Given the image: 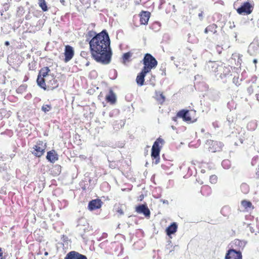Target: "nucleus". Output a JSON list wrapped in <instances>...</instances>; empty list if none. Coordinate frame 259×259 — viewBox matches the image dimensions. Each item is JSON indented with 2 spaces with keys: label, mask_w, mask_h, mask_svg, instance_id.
Segmentation results:
<instances>
[{
  "label": "nucleus",
  "mask_w": 259,
  "mask_h": 259,
  "mask_svg": "<svg viewBox=\"0 0 259 259\" xmlns=\"http://www.w3.org/2000/svg\"><path fill=\"white\" fill-rule=\"evenodd\" d=\"M93 33L90 31L89 34L91 36ZM95 33V35L89 42L92 58L98 63L108 65L110 63L112 56L109 34L106 30Z\"/></svg>",
  "instance_id": "nucleus-1"
},
{
  "label": "nucleus",
  "mask_w": 259,
  "mask_h": 259,
  "mask_svg": "<svg viewBox=\"0 0 259 259\" xmlns=\"http://www.w3.org/2000/svg\"><path fill=\"white\" fill-rule=\"evenodd\" d=\"M144 67L143 69L149 72L151 69L155 68L157 65V61L150 54L147 53L143 59Z\"/></svg>",
  "instance_id": "nucleus-2"
},
{
  "label": "nucleus",
  "mask_w": 259,
  "mask_h": 259,
  "mask_svg": "<svg viewBox=\"0 0 259 259\" xmlns=\"http://www.w3.org/2000/svg\"><path fill=\"white\" fill-rule=\"evenodd\" d=\"M50 71L51 70L48 67H43L39 70L36 81L38 85L41 88L46 87V79L49 78V76H52L49 74Z\"/></svg>",
  "instance_id": "nucleus-3"
},
{
  "label": "nucleus",
  "mask_w": 259,
  "mask_h": 259,
  "mask_svg": "<svg viewBox=\"0 0 259 259\" xmlns=\"http://www.w3.org/2000/svg\"><path fill=\"white\" fill-rule=\"evenodd\" d=\"M254 6V2L252 0H248L242 3L240 7L237 9V12L240 15H249L252 12Z\"/></svg>",
  "instance_id": "nucleus-4"
},
{
  "label": "nucleus",
  "mask_w": 259,
  "mask_h": 259,
  "mask_svg": "<svg viewBox=\"0 0 259 259\" xmlns=\"http://www.w3.org/2000/svg\"><path fill=\"white\" fill-rule=\"evenodd\" d=\"M76 231L81 237L83 239V236L85 232L89 231V224L87 219L83 217L78 219L77 221Z\"/></svg>",
  "instance_id": "nucleus-5"
},
{
  "label": "nucleus",
  "mask_w": 259,
  "mask_h": 259,
  "mask_svg": "<svg viewBox=\"0 0 259 259\" xmlns=\"http://www.w3.org/2000/svg\"><path fill=\"white\" fill-rule=\"evenodd\" d=\"M58 86V81L53 75H52V76H49V78L46 79V87L42 89L45 90L52 91L57 88Z\"/></svg>",
  "instance_id": "nucleus-6"
},
{
  "label": "nucleus",
  "mask_w": 259,
  "mask_h": 259,
  "mask_svg": "<svg viewBox=\"0 0 259 259\" xmlns=\"http://www.w3.org/2000/svg\"><path fill=\"white\" fill-rule=\"evenodd\" d=\"M206 144L209 146V151L212 152L221 151L224 146L223 143L221 142L211 140H207Z\"/></svg>",
  "instance_id": "nucleus-7"
},
{
  "label": "nucleus",
  "mask_w": 259,
  "mask_h": 259,
  "mask_svg": "<svg viewBox=\"0 0 259 259\" xmlns=\"http://www.w3.org/2000/svg\"><path fill=\"white\" fill-rule=\"evenodd\" d=\"M164 140L161 138H158L154 142L151 149V157L152 158H157L159 156L160 148L159 144H163Z\"/></svg>",
  "instance_id": "nucleus-8"
},
{
  "label": "nucleus",
  "mask_w": 259,
  "mask_h": 259,
  "mask_svg": "<svg viewBox=\"0 0 259 259\" xmlns=\"http://www.w3.org/2000/svg\"><path fill=\"white\" fill-rule=\"evenodd\" d=\"M231 75V70L229 66L226 67L223 65H220L219 71L215 74L216 76L219 75L220 79L223 80L224 82L226 81L227 77Z\"/></svg>",
  "instance_id": "nucleus-9"
},
{
  "label": "nucleus",
  "mask_w": 259,
  "mask_h": 259,
  "mask_svg": "<svg viewBox=\"0 0 259 259\" xmlns=\"http://www.w3.org/2000/svg\"><path fill=\"white\" fill-rule=\"evenodd\" d=\"M246 245V242L238 239H235L231 244V248L229 249H233L235 251H241L243 250Z\"/></svg>",
  "instance_id": "nucleus-10"
},
{
  "label": "nucleus",
  "mask_w": 259,
  "mask_h": 259,
  "mask_svg": "<svg viewBox=\"0 0 259 259\" xmlns=\"http://www.w3.org/2000/svg\"><path fill=\"white\" fill-rule=\"evenodd\" d=\"M177 116L182 118L184 121L186 122H191L193 123L196 121V119H192L189 111L186 109H183L179 111L177 113Z\"/></svg>",
  "instance_id": "nucleus-11"
},
{
  "label": "nucleus",
  "mask_w": 259,
  "mask_h": 259,
  "mask_svg": "<svg viewBox=\"0 0 259 259\" xmlns=\"http://www.w3.org/2000/svg\"><path fill=\"white\" fill-rule=\"evenodd\" d=\"M32 153L36 157H39L41 156L45 152V146H43V142L39 141L37 142L36 145L33 148Z\"/></svg>",
  "instance_id": "nucleus-12"
},
{
  "label": "nucleus",
  "mask_w": 259,
  "mask_h": 259,
  "mask_svg": "<svg viewBox=\"0 0 259 259\" xmlns=\"http://www.w3.org/2000/svg\"><path fill=\"white\" fill-rule=\"evenodd\" d=\"M225 259H242V252L228 249L226 253Z\"/></svg>",
  "instance_id": "nucleus-13"
},
{
  "label": "nucleus",
  "mask_w": 259,
  "mask_h": 259,
  "mask_svg": "<svg viewBox=\"0 0 259 259\" xmlns=\"http://www.w3.org/2000/svg\"><path fill=\"white\" fill-rule=\"evenodd\" d=\"M136 211L140 214H143L145 217H150V211L146 204H142L136 207Z\"/></svg>",
  "instance_id": "nucleus-14"
},
{
  "label": "nucleus",
  "mask_w": 259,
  "mask_h": 259,
  "mask_svg": "<svg viewBox=\"0 0 259 259\" xmlns=\"http://www.w3.org/2000/svg\"><path fill=\"white\" fill-rule=\"evenodd\" d=\"M74 54L73 48L67 45L65 46L64 50L65 59L64 61L68 62L72 59Z\"/></svg>",
  "instance_id": "nucleus-15"
},
{
  "label": "nucleus",
  "mask_w": 259,
  "mask_h": 259,
  "mask_svg": "<svg viewBox=\"0 0 259 259\" xmlns=\"http://www.w3.org/2000/svg\"><path fill=\"white\" fill-rule=\"evenodd\" d=\"M201 78L202 76L199 75H197L195 76V86L197 87L200 91H205L208 89V87L204 82H200L199 81Z\"/></svg>",
  "instance_id": "nucleus-16"
},
{
  "label": "nucleus",
  "mask_w": 259,
  "mask_h": 259,
  "mask_svg": "<svg viewBox=\"0 0 259 259\" xmlns=\"http://www.w3.org/2000/svg\"><path fill=\"white\" fill-rule=\"evenodd\" d=\"M64 259H88L87 257L83 254L75 251H71L69 252L65 257Z\"/></svg>",
  "instance_id": "nucleus-17"
},
{
  "label": "nucleus",
  "mask_w": 259,
  "mask_h": 259,
  "mask_svg": "<svg viewBox=\"0 0 259 259\" xmlns=\"http://www.w3.org/2000/svg\"><path fill=\"white\" fill-rule=\"evenodd\" d=\"M103 202L100 199H96L90 201L88 204V208L90 210H94L100 208Z\"/></svg>",
  "instance_id": "nucleus-18"
},
{
  "label": "nucleus",
  "mask_w": 259,
  "mask_h": 259,
  "mask_svg": "<svg viewBox=\"0 0 259 259\" xmlns=\"http://www.w3.org/2000/svg\"><path fill=\"white\" fill-rule=\"evenodd\" d=\"M148 73L149 72L142 69V71L138 73L136 79V82L138 85L141 87L144 85L145 77Z\"/></svg>",
  "instance_id": "nucleus-19"
},
{
  "label": "nucleus",
  "mask_w": 259,
  "mask_h": 259,
  "mask_svg": "<svg viewBox=\"0 0 259 259\" xmlns=\"http://www.w3.org/2000/svg\"><path fill=\"white\" fill-rule=\"evenodd\" d=\"M220 67V65H219L217 62L212 61H209L208 62L206 66V67H207L210 71L214 72L216 74L219 71Z\"/></svg>",
  "instance_id": "nucleus-20"
},
{
  "label": "nucleus",
  "mask_w": 259,
  "mask_h": 259,
  "mask_svg": "<svg viewBox=\"0 0 259 259\" xmlns=\"http://www.w3.org/2000/svg\"><path fill=\"white\" fill-rule=\"evenodd\" d=\"M177 224L175 222L171 223L165 230L166 235L170 236L171 235L175 234L177 232Z\"/></svg>",
  "instance_id": "nucleus-21"
},
{
  "label": "nucleus",
  "mask_w": 259,
  "mask_h": 259,
  "mask_svg": "<svg viewBox=\"0 0 259 259\" xmlns=\"http://www.w3.org/2000/svg\"><path fill=\"white\" fill-rule=\"evenodd\" d=\"M46 158L49 161L52 163H54L58 159V157L55 151L54 150H52L47 152Z\"/></svg>",
  "instance_id": "nucleus-22"
},
{
  "label": "nucleus",
  "mask_w": 259,
  "mask_h": 259,
  "mask_svg": "<svg viewBox=\"0 0 259 259\" xmlns=\"http://www.w3.org/2000/svg\"><path fill=\"white\" fill-rule=\"evenodd\" d=\"M150 16V13L147 11H143L140 15V22L141 24L145 25L148 23Z\"/></svg>",
  "instance_id": "nucleus-23"
},
{
  "label": "nucleus",
  "mask_w": 259,
  "mask_h": 259,
  "mask_svg": "<svg viewBox=\"0 0 259 259\" xmlns=\"http://www.w3.org/2000/svg\"><path fill=\"white\" fill-rule=\"evenodd\" d=\"M208 96L210 99L214 101H218L220 99V93L215 90H210Z\"/></svg>",
  "instance_id": "nucleus-24"
},
{
  "label": "nucleus",
  "mask_w": 259,
  "mask_h": 259,
  "mask_svg": "<svg viewBox=\"0 0 259 259\" xmlns=\"http://www.w3.org/2000/svg\"><path fill=\"white\" fill-rule=\"evenodd\" d=\"M218 26L215 24H211L208 25L204 30V33H207L208 32H212L213 34H215L217 32V28Z\"/></svg>",
  "instance_id": "nucleus-25"
},
{
  "label": "nucleus",
  "mask_w": 259,
  "mask_h": 259,
  "mask_svg": "<svg viewBox=\"0 0 259 259\" xmlns=\"http://www.w3.org/2000/svg\"><path fill=\"white\" fill-rule=\"evenodd\" d=\"M155 98L156 100L159 102L161 104H162L165 100V98L163 94L159 91L155 92Z\"/></svg>",
  "instance_id": "nucleus-26"
},
{
  "label": "nucleus",
  "mask_w": 259,
  "mask_h": 259,
  "mask_svg": "<svg viewBox=\"0 0 259 259\" xmlns=\"http://www.w3.org/2000/svg\"><path fill=\"white\" fill-rule=\"evenodd\" d=\"M125 124V121L122 120H117L115 121L113 124V128L115 130L118 131L123 127Z\"/></svg>",
  "instance_id": "nucleus-27"
},
{
  "label": "nucleus",
  "mask_w": 259,
  "mask_h": 259,
  "mask_svg": "<svg viewBox=\"0 0 259 259\" xmlns=\"http://www.w3.org/2000/svg\"><path fill=\"white\" fill-rule=\"evenodd\" d=\"M107 101L111 104H114L116 102V96L112 91H110L108 95L106 97Z\"/></svg>",
  "instance_id": "nucleus-28"
},
{
  "label": "nucleus",
  "mask_w": 259,
  "mask_h": 259,
  "mask_svg": "<svg viewBox=\"0 0 259 259\" xmlns=\"http://www.w3.org/2000/svg\"><path fill=\"white\" fill-rule=\"evenodd\" d=\"M221 212L224 217H229L231 214V208L227 205L222 207Z\"/></svg>",
  "instance_id": "nucleus-29"
},
{
  "label": "nucleus",
  "mask_w": 259,
  "mask_h": 259,
  "mask_svg": "<svg viewBox=\"0 0 259 259\" xmlns=\"http://www.w3.org/2000/svg\"><path fill=\"white\" fill-rule=\"evenodd\" d=\"M257 127V122L255 120H252L247 124V128L248 130L254 131Z\"/></svg>",
  "instance_id": "nucleus-30"
},
{
  "label": "nucleus",
  "mask_w": 259,
  "mask_h": 259,
  "mask_svg": "<svg viewBox=\"0 0 259 259\" xmlns=\"http://www.w3.org/2000/svg\"><path fill=\"white\" fill-rule=\"evenodd\" d=\"M38 5L44 12L48 11V9L45 0H39Z\"/></svg>",
  "instance_id": "nucleus-31"
},
{
  "label": "nucleus",
  "mask_w": 259,
  "mask_h": 259,
  "mask_svg": "<svg viewBox=\"0 0 259 259\" xmlns=\"http://www.w3.org/2000/svg\"><path fill=\"white\" fill-rule=\"evenodd\" d=\"M161 24L158 21L153 22L150 26V28L155 31H157L160 29Z\"/></svg>",
  "instance_id": "nucleus-32"
},
{
  "label": "nucleus",
  "mask_w": 259,
  "mask_h": 259,
  "mask_svg": "<svg viewBox=\"0 0 259 259\" xmlns=\"http://www.w3.org/2000/svg\"><path fill=\"white\" fill-rule=\"evenodd\" d=\"M133 54L130 52L123 54L122 56L123 63H125L126 62L130 61V58L132 56Z\"/></svg>",
  "instance_id": "nucleus-33"
},
{
  "label": "nucleus",
  "mask_w": 259,
  "mask_h": 259,
  "mask_svg": "<svg viewBox=\"0 0 259 259\" xmlns=\"http://www.w3.org/2000/svg\"><path fill=\"white\" fill-rule=\"evenodd\" d=\"M240 189L244 194L248 193L249 190V186L246 183H242L240 186Z\"/></svg>",
  "instance_id": "nucleus-34"
},
{
  "label": "nucleus",
  "mask_w": 259,
  "mask_h": 259,
  "mask_svg": "<svg viewBox=\"0 0 259 259\" xmlns=\"http://www.w3.org/2000/svg\"><path fill=\"white\" fill-rule=\"evenodd\" d=\"M222 165L224 169H228L231 167V162L228 159L224 160L222 162Z\"/></svg>",
  "instance_id": "nucleus-35"
},
{
  "label": "nucleus",
  "mask_w": 259,
  "mask_h": 259,
  "mask_svg": "<svg viewBox=\"0 0 259 259\" xmlns=\"http://www.w3.org/2000/svg\"><path fill=\"white\" fill-rule=\"evenodd\" d=\"M27 89V85L26 84H22L19 87V88L16 90V92L18 94H22Z\"/></svg>",
  "instance_id": "nucleus-36"
},
{
  "label": "nucleus",
  "mask_w": 259,
  "mask_h": 259,
  "mask_svg": "<svg viewBox=\"0 0 259 259\" xmlns=\"http://www.w3.org/2000/svg\"><path fill=\"white\" fill-rule=\"evenodd\" d=\"M52 109V106L50 104L43 105L41 107V110L45 113H47Z\"/></svg>",
  "instance_id": "nucleus-37"
},
{
  "label": "nucleus",
  "mask_w": 259,
  "mask_h": 259,
  "mask_svg": "<svg viewBox=\"0 0 259 259\" xmlns=\"http://www.w3.org/2000/svg\"><path fill=\"white\" fill-rule=\"evenodd\" d=\"M242 205L245 208L250 207L252 205L250 201H248L246 200H243L241 202Z\"/></svg>",
  "instance_id": "nucleus-38"
},
{
  "label": "nucleus",
  "mask_w": 259,
  "mask_h": 259,
  "mask_svg": "<svg viewBox=\"0 0 259 259\" xmlns=\"http://www.w3.org/2000/svg\"><path fill=\"white\" fill-rule=\"evenodd\" d=\"M108 161L109 162V166L110 168H115L118 166L117 162L115 161H111L109 160H108Z\"/></svg>",
  "instance_id": "nucleus-39"
},
{
  "label": "nucleus",
  "mask_w": 259,
  "mask_h": 259,
  "mask_svg": "<svg viewBox=\"0 0 259 259\" xmlns=\"http://www.w3.org/2000/svg\"><path fill=\"white\" fill-rule=\"evenodd\" d=\"M218 178L215 175H211L209 177V181L211 184H215L217 182Z\"/></svg>",
  "instance_id": "nucleus-40"
},
{
  "label": "nucleus",
  "mask_w": 259,
  "mask_h": 259,
  "mask_svg": "<svg viewBox=\"0 0 259 259\" xmlns=\"http://www.w3.org/2000/svg\"><path fill=\"white\" fill-rule=\"evenodd\" d=\"M80 3L86 8H88L90 6V0H79Z\"/></svg>",
  "instance_id": "nucleus-41"
},
{
  "label": "nucleus",
  "mask_w": 259,
  "mask_h": 259,
  "mask_svg": "<svg viewBox=\"0 0 259 259\" xmlns=\"http://www.w3.org/2000/svg\"><path fill=\"white\" fill-rule=\"evenodd\" d=\"M124 0H121L118 3V6H119L123 9H125L127 7V3H123Z\"/></svg>",
  "instance_id": "nucleus-42"
},
{
  "label": "nucleus",
  "mask_w": 259,
  "mask_h": 259,
  "mask_svg": "<svg viewBox=\"0 0 259 259\" xmlns=\"http://www.w3.org/2000/svg\"><path fill=\"white\" fill-rule=\"evenodd\" d=\"M10 5L8 3H5L3 5V11H7L9 10Z\"/></svg>",
  "instance_id": "nucleus-43"
},
{
  "label": "nucleus",
  "mask_w": 259,
  "mask_h": 259,
  "mask_svg": "<svg viewBox=\"0 0 259 259\" xmlns=\"http://www.w3.org/2000/svg\"><path fill=\"white\" fill-rule=\"evenodd\" d=\"M112 72L114 74V76H112V77H111L110 78L112 79H115L116 77H117V72L116 71V70L115 69H113L111 72H110V75H111V74H112Z\"/></svg>",
  "instance_id": "nucleus-44"
},
{
  "label": "nucleus",
  "mask_w": 259,
  "mask_h": 259,
  "mask_svg": "<svg viewBox=\"0 0 259 259\" xmlns=\"http://www.w3.org/2000/svg\"><path fill=\"white\" fill-rule=\"evenodd\" d=\"M215 49H216V51H217V52L218 53V54H220L222 53V51H223V48L222 47V46H219V45H217V46H216Z\"/></svg>",
  "instance_id": "nucleus-45"
},
{
  "label": "nucleus",
  "mask_w": 259,
  "mask_h": 259,
  "mask_svg": "<svg viewBox=\"0 0 259 259\" xmlns=\"http://www.w3.org/2000/svg\"><path fill=\"white\" fill-rule=\"evenodd\" d=\"M233 82L235 83L237 86L240 84L238 77H234L233 78Z\"/></svg>",
  "instance_id": "nucleus-46"
},
{
  "label": "nucleus",
  "mask_w": 259,
  "mask_h": 259,
  "mask_svg": "<svg viewBox=\"0 0 259 259\" xmlns=\"http://www.w3.org/2000/svg\"><path fill=\"white\" fill-rule=\"evenodd\" d=\"M247 92L249 95H251L253 93V89L252 86L249 87L247 89Z\"/></svg>",
  "instance_id": "nucleus-47"
},
{
  "label": "nucleus",
  "mask_w": 259,
  "mask_h": 259,
  "mask_svg": "<svg viewBox=\"0 0 259 259\" xmlns=\"http://www.w3.org/2000/svg\"><path fill=\"white\" fill-rule=\"evenodd\" d=\"M153 159H155V161L154 162H153V163H154L155 164H158L159 161H160V157L159 156L157 158H152Z\"/></svg>",
  "instance_id": "nucleus-48"
},
{
  "label": "nucleus",
  "mask_w": 259,
  "mask_h": 259,
  "mask_svg": "<svg viewBox=\"0 0 259 259\" xmlns=\"http://www.w3.org/2000/svg\"><path fill=\"white\" fill-rule=\"evenodd\" d=\"M117 212L119 213L120 215H123L124 212H123V211L122 210L121 208H118L117 210Z\"/></svg>",
  "instance_id": "nucleus-49"
},
{
  "label": "nucleus",
  "mask_w": 259,
  "mask_h": 259,
  "mask_svg": "<svg viewBox=\"0 0 259 259\" xmlns=\"http://www.w3.org/2000/svg\"><path fill=\"white\" fill-rule=\"evenodd\" d=\"M80 55L82 57H85V56L87 55V53L84 51H82Z\"/></svg>",
  "instance_id": "nucleus-50"
},
{
  "label": "nucleus",
  "mask_w": 259,
  "mask_h": 259,
  "mask_svg": "<svg viewBox=\"0 0 259 259\" xmlns=\"http://www.w3.org/2000/svg\"><path fill=\"white\" fill-rule=\"evenodd\" d=\"M198 17L200 18L201 20L203 18V12H201V13H199Z\"/></svg>",
  "instance_id": "nucleus-51"
},
{
  "label": "nucleus",
  "mask_w": 259,
  "mask_h": 259,
  "mask_svg": "<svg viewBox=\"0 0 259 259\" xmlns=\"http://www.w3.org/2000/svg\"><path fill=\"white\" fill-rule=\"evenodd\" d=\"M3 252L2 248L1 247H0V258L3 257Z\"/></svg>",
  "instance_id": "nucleus-52"
},
{
  "label": "nucleus",
  "mask_w": 259,
  "mask_h": 259,
  "mask_svg": "<svg viewBox=\"0 0 259 259\" xmlns=\"http://www.w3.org/2000/svg\"><path fill=\"white\" fill-rule=\"evenodd\" d=\"M60 2L62 5L65 6V0H60Z\"/></svg>",
  "instance_id": "nucleus-53"
},
{
  "label": "nucleus",
  "mask_w": 259,
  "mask_h": 259,
  "mask_svg": "<svg viewBox=\"0 0 259 259\" xmlns=\"http://www.w3.org/2000/svg\"><path fill=\"white\" fill-rule=\"evenodd\" d=\"M204 189H208V190H209L210 191V188L209 187H204V188H203L202 189V190H201V192H203Z\"/></svg>",
  "instance_id": "nucleus-54"
},
{
  "label": "nucleus",
  "mask_w": 259,
  "mask_h": 259,
  "mask_svg": "<svg viewBox=\"0 0 259 259\" xmlns=\"http://www.w3.org/2000/svg\"><path fill=\"white\" fill-rule=\"evenodd\" d=\"M256 97L257 101L259 102V91L258 93L256 94Z\"/></svg>",
  "instance_id": "nucleus-55"
},
{
  "label": "nucleus",
  "mask_w": 259,
  "mask_h": 259,
  "mask_svg": "<svg viewBox=\"0 0 259 259\" xmlns=\"http://www.w3.org/2000/svg\"><path fill=\"white\" fill-rule=\"evenodd\" d=\"M178 117L177 116H176V117H172V120H174V121H177V118H178Z\"/></svg>",
  "instance_id": "nucleus-56"
},
{
  "label": "nucleus",
  "mask_w": 259,
  "mask_h": 259,
  "mask_svg": "<svg viewBox=\"0 0 259 259\" xmlns=\"http://www.w3.org/2000/svg\"><path fill=\"white\" fill-rule=\"evenodd\" d=\"M5 45L6 46H9V45H10V42H9V41H5Z\"/></svg>",
  "instance_id": "nucleus-57"
},
{
  "label": "nucleus",
  "mask_w": 259,
  "mask_h": 259,
  "mask_svg": "<svg viewBox=\"0 0 259 259\" xmlns=\"http://www.w3.org/2000/svg\"><path fill=\"white\" fill-rule=\"evenodd\" d=\"M196 161H194V160L191 161L192 164H194V165L196 164Z\"/></svg>",
  "instance_id": "nucleus-58"
},
{
  "label": "nucleus",
  "mask_w": 259,
  "mask_h": 259,
  "mask_svg": "<svg viewBox=\"0 0 259 259\" xmlns=\"http://www.w3.org/2000/svg\"><path fill=\"white\" fill-rule=\"evenodd\" d=\"M250 230L251 232H252V233H253V232H254V230L253 229V228H250Z\"/></svg>",
  "instance_id": "nucleus-59"
},
{
  "label": "nucleus",
  "mask_w": 259,
  "mask_h": 259,
  "mask_svg": "<svg viewBox=\"0 0 259 259\" xmlns=\"http://www.w3.org/2000/svg\"><path fill=\"white\" fill-rule=\"evenodd\" d=\"M239 138H240V142H241V143H243V139H241L240 137H239Z\"/></svg>",
  "instance_id": "nucleus-60"
},
{
  "label": "nucleus",
  "mask_w": 259,
  "mask_h": 259,
  "mask_svg": "<svg viewBox=\"0 0 259 259\" xmlns=\"http://www.w3.org/2000/svg\"><path fill=\"white\" fill-rule=\"evenodd\" d=\"M257 25L259 27V19H258L257 22Z\"/></svg>",
  "instance_id": "nucleus-61"
},
{
  "label": "nucleus",
  "mask_w": 259,
  "mask_h": 259,
  "mask_svg": "<svg viewBox=\"0 0 259 259\" xmlns=\"http://www.w3.org/2000/svg\"><path fill=\"white\" fill-rule=\"evenodd\" d=\"M41 22H42V21H41V20H39V21H38V24H39V25H40V24H41Z\"/></svg>",
  "instance_id": "nucleus-62"
},
{
  "label": "nucleus",
  "mask_w": 259,
  "mask_h": 259,
  "mask_svg": "<svg viewBox=\"0 0 259 259\" xmlns=\"http://www.w3.org/2000/svg\"><path fill=\"white\" fill-rule=\"evenodd\" d=\"M174 59H175V57H173V56H172V57H170V59H171V60H174Z\"/></svg>",
  "instance_id": "nucleus-63"
},
{
  "label": "nucleus",
  "mask_w": 259,
  "mask_h": 259,
  "mask_svg": "<svg viewBox=\"0 0 259 259\" xmlns=\"http://www.w3.org/2000/svg\"><path fill=\"white\" fill-rule=\"evenodd\" d=\"M109 116H110V117H112V116H113V114H112V113H111V112H110V113H109Z\"/></svg>",
  "instance_id": "nucleus-64"
}]
</instances>
